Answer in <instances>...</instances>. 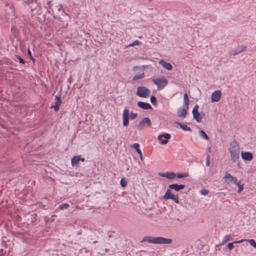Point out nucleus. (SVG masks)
I'll return each mask as SVG.
<instances>
[{
    "label": "nucleus",
    "instance_id": "1",
    "mask_svg": "<svg viewBox=\"0 0 256 256\" xmlns=\"http://www.w3.org/2000/svg\"><path fill=\"white\" fill-rule=\"evenodd\" d=\"M228 152L230 154V160L234 163H236L240 159V148L238 142L235 141H232L228 148Z\"/></svg>",
    "mask_w": 256,
    "mask_h": 256
},
{
    "label": "nucleus",
    "instance_id": "2",
    "mask_svg": "<svg viewBox=\"0 0 256 256\" xmlns=\"http://www.w3.org/2000/svg\"><path fill=\"white\" fill-rule=\"evenodd\" d=\"M147 242L154 244H170L172 242L171 238H165L162 236L154 237L152 236H145L143 237L141 242Z\"/></svg>",
    "mask_w": 256,
    "mask_h": 256
},
{
    "label": "nucleus",
    "instance_id": "3",
    "mask_svg": "<svg viewBox=\"0 0 256 256\" xmlns=\"http://www.w3.org/2000/svg\"><path fill=\"white\" fill-rule=\"evenodd\" d=\"M129 115L130 120H132L137 117V114L133 112L129 113L126 108L124 109L122 113V124L124 126H127L129 124Z\"/></svg>",
    "mask_w": 256,
    "mask_h": 256
},
{
    "label": "nucleus",
    "instance_id": "4",
    "mask_svg": "<svg viewBox=\"0 0 256 256\" xmlns=\"http://www.w3.org/2000/svg\"><path fill=\"white\" fill-rule=\"evenodd\" d=\"M152 82L156 85L158 90L163 89L168 83L165 78H156L152 79Z\"/></svg>",
    "mask_w": 256,
    "mask_h": 256
},
{
    "label": "nucleus",
    "instance_id": "5",
    "mask_svg": "<svg viewBox=\"0 0 256 256\" xmlns=\"http://www.w3.org/2000/svg\"><path fill=\"white\" fill-rule=\"evenodd\" d=\"M150 94V90L144 86H140L137 88L136 95L140 97L146 98Z\"/></svg>",
    "mask_w": 256,
    "mask_h": 256
},
{
    "label": "nucleus",
    "instance_id": "6",
    "mask_svg": "<svg viewBox=\"0 0 256 256\" xmlns=\"http://www.w3.org/2000/svg\"><path fill=\"white\" fill-rule=\"evenodd\" d=\"M164 198L166 200H172L176 204H178L180 202L178 195L173 194L170 189H168L166 190L164 196Z\"/></svg>",
    "mask_w": 256,
    "mask_h": 256
},
{
    "label": "nucleus",
    "instance_id": "7",
    "mask_svg": "<svg viewBox=\"0 0 256 256\" xmlns=\"http://www.w3.org/2000/svg\"><path fill=\"white\" fill-rule=\"evenodd\" d=\"M152 126V122L148 118H144L140 120L137 126L140 130H142L145 126L150 127Z\"/></svg>",
    "mask_w": 256,
    "mask_h": 256
},
{
    "label": "nucleus",
    "instance_id": "8",
    "mask_svg": "<svg viewBox=\"0 0 256 256\" xmlns=\"http://www.w3.org/2000/svg\"><path fill=\"white\" fill-rule=\"evenodd\" d=\"M171 136L168 133H164L160 134L158 137V140L160 141V144H166L168 142V140L170 138Z\"/></svg>",
    "mask_w": 256,
    "mask_h": 256
},
{
    "label": "nucleus",
    "instance_id": "9",
    "mask_svg": "<svg viewBox=\"0 0 256 256\" xmlns=\"http://www.w3.org/2000/svg\"><path fill=\"white\" fill-rule=\"evenodd\" d=\"M198 106L196 105L194 108L192 113L193 114L194 118L198 122H201L202 118L200 116V113L198 112Z\"/></svg>",
    "mask_w": 256,
    "mask_h": 256
},
{
    "label": "nucleus",
    "instance_id": "10",
    "mask_svg": "<svg viewBox=\"0 0 256 256\" xmlns=\"http://www.w3.org/2000/svg\"><path fill=\"white\" fill-rule=\"evenodd\" d=\"M221 92L220 90H216L214 91L212 94L211 96V102H218L221 97Z\"/></svg>",
    "mask_w": 256,
    "mask_h": 256
},
{
    "label": "nucleus",
    "instance_id": "11",
    "mask_svg": "<svg viewBox=\"0 0 256 256\" xmlns=\"http://www.w3.org/2000/svg\"><path fill=\"white\" fill-rule=\"evenodd\" d=\"M224 179L228 184L236 182V181L238 180L236 177L233 176L231 174L227 172L225 173Z\"/></svg>",
    "mask_w": 256,
    "mask_h": 256
},
{
    "label": "nucleus",
    "instance_id": "12",
    "mask_svg": "<svg viewBox=\"0 0 256 256\" xmlns=\"http://www.w3.org/2000/svg\"><path fill=\"white\" fill-rule=\"evenodd\" d=\"M242 158L244 160L250 161L253 158V155L251 152H240Z\"/></svg>",
    "mask_w": 256,
    "mask_h": 256
},
{
    "label": "nucleus",
    "instance_id": "13",
    "mask_svg": "<svg viewBox=\"0 0 256 256\" xmlns=\"http://www.w3.org/2000/svg\"><path fill=\"white\" fill-rule=\"evenodd\" d=\"M245 49L246 47L244 46L243 45L239 46L230 52V55L236 56V54H238L242 52H244L245 50Z\"/></svg>",
    "mask_w": 256,
    "mask_h": 256
},
{
    "label": "nucleus",
    "instance_id": "14",
    "mask_svg": "<svg viewBox=\"0 0 256 256\" xmlns=\"http://www.w3.org/2000/svg\"><path fill=\"white\" fill-rule=\"evenodd\" d=\"M56 102H54V105L52 106V108H54V110L55 112H58L59 109V107L61 104V98L60 96L56 95L55 96Z\"/></svg>",
    "mask_w": 256,
    "mask_h": 256
},
{
    "label": "nucleus",
    "instance_id": "15",
    "mask_svg": "<svg viewBox=\"0 0 256 256\" xmlns=\"http://www.w3.org/2000/svg\"><path fill=\"white\" fill-rule=\"evenodd\" d=\"M160 176L168 179H174L176 176V174L174 172H164L160 173Z\"/></svg>",
    "mask_w": 256,
    "mask_h": 256
},
{
    "label": "nucleus",
    "instance_id": "16",
    "mask_svg": "<svg viewBox=\"0 0 256 256\" xmlns=\"http://www.w3.org/2000/svg\"><path fill=\"white\" fill-rule=\"evenodd\" d=\"M184 184H170L168 186V188L170 189L174 190L176 192H178L180 190L184 188Z\"/></svg>",
    "mask_w": 256,
    "mask_h": 256
},
{
    "label": "nucleus",
    "instance_id": "17",
    "mask_svg": "<svg viewBox=\"0 0 256 256\" xmlns=\"http://www.w3.org/2000/svg\"><path fill=\"white\" fill-rule=\"evenodd\" d=\"M138 106L140 108L144 110H148V109L152 108V106L150 104L142 102H138Z\"/></svg>",
    "mask_w": 256,
    "mask_h": 256
},
{
    "label": "nucleus",
    "instance_id": "18",
    "mask_svg": "<svg viewBox=\"0 0 256 256\" xmlns=\"http://www.w3.org/2000/svg\"><path fill=\"white\" fill-rule=\"evenodd\" d=\"M159 64L166 70H170L172 69V64L169 63L165 62L163 60H160L159 62Z\"/></svg>",
    "mask_w": 256,
    "mask_h": 256
},
{
    "label": "nucleus",
    "instance_id": "19",
    "mask_svg": "<svg viewBox=\"0 0 256 256\" xmlns=\"http://www.w3.org/2000/svg\"><path fill=\"white\" fill-rule=\"evenodd\" d=\"M232 240V238L231 234H226V235L224 237L223 239L222 240V242L220 244V245H223L224 244H226L227 242H228V240ZM218 246H219V245H216V248H217Z\"/></svg>",
    "mask_w": 256,
    "mask_h": 256
},
{
    "label": "nucleus",
    "instance_id": "20",
    "mask_svg": "<svg viewBox=\"0 0 256 256\" xmlns=\"http://www.w3.org/2000/svg\"><path fill=\"white\" fill-rule=\"evenodd\" d=\"M80 163L78 156H74L71 160V164L72 166H78Z\"/></svg>",
    "mask_w": 256,
    "mask_h": 256
},
{
    "label": "nucleus",
    "instance_id": "21",
    "mask_svg": "<svg viewBox=\"0 0 256 256\" xmlns=\"http://www.w3.org/2000/svg\"><path fill=\"white\" fill-rule=\"evenodd\" d=\"M176 124L179 126L183 130H184V131H190V132H192V130L191 128L188 127V126H187V125H186V124H182L181 122H176Z\"/></svg>",
    "mask_w": 256,
    "mask_h": 256
},
{
    "label": "nucleus",
    "instance_id": "22",
    "mask_svg": "<svg viewBox=\"0 0 256 256\" xmlns=\"http://www.w3.org/2000/svg\"><path fill=\"white\" fill-rule=\"evenodd\" d=\"M177 113L179 117L184 118L186 114V110L185 108H180L178 110Z\"/></svg>",
    "mask_w": 256,
    "mask_h": 256
},
{
    "label": "nucleus",
    "instance_id": "23",
    "mask_svg": "<svg viewBox=\"0 0 256 256\" xmlns=\"http://www.w3.org/2000/svg\"><path fill=\"white\" fill-rule=\"evenodd\" d=\"M245 240H241L238 241H234L233 242H230L228 244L227 246L230 250H232L234 248V244H240L244 242Z\"/></svg>",
    "mask_w": 256,
    "mask_h": 256
},
{
    "label": "nucleus",
    "instance_id": "24",
    "mask_svg": "<svg viewBox=\"0 0 256 256\" xmlns=\"http://www.w3.org/2000/svg\"><path fill=\"white\" fill-rule=\"evenodd\" d=\"M199 134H200V136L201 138L204 139V140H208V136L202 130H200L199 131Z\"/></svg>",
    "mask_w": 256,
    "mask_h": 256
},
{
    "label": "nucleus",
    "instance_id": "25",
    "mask_svg": "<svg viewBox=\"0 0 256 256\" xmlns=\"http://www.w3.org/2000/svg\"><path fill=\"white\" fill-rule=\"evenodd\" d=\"M144 76V72H142V73L141 74H136V75H135L133 78H132V80H140V79H142V78Z\"/></svg>",
    "mask_w": 256,
    "mask_h": 256
},
{
    "label": "nucleus",
    "instance_id": "26",
    "mask_svg": "<svg viewBox=\"0 0 256 256\" xmlns=\"http://www.w3.org/2000/svg\"><path fill=\"white\" fill-rule=\"evenodd\" d=\"M188 176L189 174L188 172L178 173L177 174H176V176L179 178L188 177Z\"/></svg>",
    "mask_w": 256,
    "mask_h": 256
},
{
    "label": "nucleus",
    "instance_id": "27",
    "mask_svg": "<svg viewBox=\"0 0 256 256\" xmlns=\"http://www.w3.org/2000/svg\"><path fill=\"white\" fill-rule=\"evenodd\" d=\"M244 241H248L249 242L250 244L253 246L254 248H256V242L255 240L253 239H250V240H245Z\"/></svg>",
    "mask_w": 256,
    "mask_h": 256
},
{
    "label": "nucleus",
    "instance_id": "28",
    "mask_svg": "<svg viewBox=\"0 0 256 256\" xmlns=\"http://www.w3.org/2000/svg\"><path fill=\"white\" fill-rule=\"evenodd\" d=\"M132 147L135 149L137 152H139V151L140 150V144L138 143H134L132 146Z\"/></svg>",
    "mask_w": 256,
    "mask_h": 256
},
{
    "label": "nucleus",
    "instance_id": "29",
    "mask_svg": "<svg viewBox=\"0 0 256 256\" xmlns=\"http://www.w3.org/2000/svg\"><path fill=\"white\" fill-rule=\"evenodd\" d=\"M69 206H70L69 204H60L58 206V208L60 210H64V209L68 208H69Z\"/></svg>",
    "mask_w": 256,
    "mask_h": 256
},
{
    "label": "nucleus",
    "instance_id": "30",
    "mask_svg": "<svg viewBox=\"0 0 256 256\" xmlns=\"http://www.w3.org/2000/svg\"><path fill=\"white\" fill-rule=\"evenodd\" d=\"M140 43H141L140 42L138 41V40H136L134 41L133 42H132L131 44H130L128 45V46L130 47V46H138Z\"/></svg>",
    "mask_w": 256,
    "mask_h": 256
},
{
    "label": "nucleus",
    "instance_id": "31",
    "mask_svg": "<svg viewBox=\"0 0 256 256\" xmlns=\"http://www.w3.org/2000/svg\"><path fill=\"white\" fill-rule=\"evenodd\" d=\"M184 103L188 106V94L186 93L184 94Z\"/></svg>",
    "mask_w": 256,
    "mask_h": 256
},
{
    "label": "nucleus",
    "instance_id": "32",
    "mask_svg": "<svg viewBox=\"0 0 256 256\" xmlns=\"http://www.w3.org/2000/svg\"><path fill=\"white\" fill-rule=\"evenodd\" d=\"M150 102L152 103V104L155 105L156 103V98L154 96H150Z\"/></svg>",
    "mask_w": 256,
    "mask_h": 256
},
{
    "label": "nucleus",
    "instance_id": "33",
    "mask_svg": "<svg viewBox=\"0 0 256 256\" xmlns=\"http://www.w3.org/2000/svg\"><path fill=\"white\" fill-rule=\"evenodd\" d=\"M206 166H208L210 164V154H206Z\"/></svg>",
    "mask_w": 256,
    "mask_h": 256
},
{
    "label": "nucleus",
    "instance_id": "34",
    "mask_svg": "<svg viewBox=\"0 0 256 256\" xmlns=\"http://www.w3.org/2000/svg\"><path fill=\"white\" fill-rule=\"evenodd\" d=\"M200 194L202 195H206L208 194V190L204 188L201 189L200 190Z\"/></svg>",
    "mask_w": 256,
    "mask_h": 256
},
{
    "label": "nucleus",
    "instance_id": "35",
    "mask_svg": "<svg viewBox=\"0 0 256 256\" xmlns=\"http://www.w3.org/2000/svg\"><path fill=\"white\" fill-rule=\"evenodd\" d=\"M120 184L122 187H124L126 186L127 182L126 180H124V178H122L120 181Z\"/></svg>",
    "mask_w": 256,
    "mask_h": 256
},
{
    "label": "nucleus",
    "instance_id": "36",
    "mask_svg": "<svg viewBox=\"0 0 256 256\" xmlns=\"http://www.w3.org/2000/svg\"><path fill=\"white\" fill-rule=\"evenodd\" d=\"M58 10L60 12L62 11V14L64 13L65 14H66L64 12V10L62 9V4L60 5V8H58Z\"/></svg>",
    "mask_w": 256,
    "mask_h": 256
},
{
    "label": "nucleus",
    "instance_id": "37",
    "mask_svg": "<svg viewBox=\"0 0 256 256\" xmlns=\"http://www.w3.org/2000/svg\"><path fill=\"white\" fill-rule=\"evenodd\" d=\"M18 60H19V62L20 63V64H24V59L22 58L20 56H18Z\"/></svg>",
    "mask_w": 256,
    "mask_h": 256
},
{
    "label": "nucleus",
    "instance_id": "38",
    "mask_svg": "<svg viewBox=\"0 0 256 256\" xmlns=\"http://www.w3.org/2000/svg\"><path fill=\"white\" fill-rule=\"evenodd\" d=\"M244 189V184H242L238 188V192H241Z\"/></svg>",
    "mask_w": 256,
    "mask_h": 256
},
{
    "label": "nucleus",
    "instance_id": "39",
    "mask_svg": "<svg viewBox=\"0 0 256 256\" xmlns=\"http://www.w3.org/2000/svg\"><path fill=\"white\" fill-rule=\"evenodd\" d=\"M234 184H236L238 188L242 185V184H241L240 181H238V180L236 181V182H234Z\"/></svg>",
    "mask_w": 256,
    "mask_h": 256
},
{
    "label": "nucleus",
    "instance_id": "40",
    "mask_svg": "<svg viewBox=\"0 0 256 256\" xmlns=\"http://www.w3.org/2000/svg\"><path fill=\"white\" fill-rule=\"evenodd\" d=\"M28 56H30V59H32V60H34V58L32 56L31 52H30V50L29 49L28 50Z\"/></svg>",
    "mask_w": 256,
    "mask_h": 256
},
{
    "label": "nucleus",
    "instance_id": "41",
    "mask_svg": "<svg viewBox=\"0 0 256 256\" xmlns=\"http://www.w3.org/2000/svg\"><path fill=\"white\" fill-rule=\"evenodd\" d=\"M80 161L82 162H84L85 161V159L84 158H82L81 156H78Z\"/></svg>",
    "mask_w": 256,
    "mask_h": 256
},
{
    "label": "nucleus",
    "instance_id": "42",
    "mask_svg": "<svg viewBox=\"0 0 256 256\" xmlns=\"http://www.w3.org/2000/svg\"><path fill=\"white\" fill-rule=\"evenodd\" d=\"M140 156V158L142 160V152L141 150L139 151V152H138Z\"/></svg>",
    "mask_w": 256,
    "mask_h": 256
},
{
    "label": "nucleus",
    "instance_id": "43",
    "mask_svg": "<svg viewBox=\"0 0 256 256\" xmlns=\"http://www.w3.org/2000/svg\"><path fill=\"white\" fill-rule=\"evenodd\" d=\"M210 152V148L209 147L208 148V153L207 154H208Z\"/></svg>",
    "mask_w": 256,
    "mask_h": 256
},
{
    "label": "nucleus",
    "instance_id": "44",
    "mask_svg": "<svg viewBox=\"0 0 256 256\" xmlns=\"http://www.w3.org/2000/svg\"><path fill=\"white\" fill-rule=\"evenodd\" d=\"M152 0H149V1H151Z\"/></svg>",
    "mask_w": 256,
    "mask_h": 256
}]
</instances>
